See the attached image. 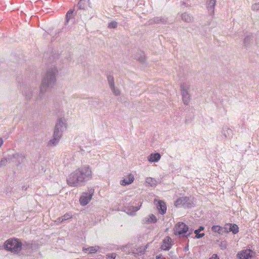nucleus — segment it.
I'll use <instances>...</instances> for the list:
<instances>
[{"label": "nucleus", "mask_w": 259, "mask_h": 259, "mask_svg": "<svg viewBox=\"0 0 259 259\" xmlns=\"http://www.w3.org/2000/svg\"><path fill=\"white\" fill-rule=\"evenodd\" d=\"M157 208L161 214H164L166 213V205L164 201L159 200L157 204Z\"/></svg>", "instance_id": "16"}, {"label": "nucleus", "mask_w": 259, "mask_h": 259, "mask_svg": "<svg viewBox=\"0 0 259 259\" xmlns=\"http://www.w3.org/2000/svg\"><path fill=\"white\" fill-rule=\"evenodd\" d=\"M181 18L183 21L187 23H190L193 20V17L189 14L184 13L181 14Z\"/></svg>", "instance_id": "19"}, {"label": "nucleus", "mask_w": 259, "mask_h": 259, "mask_svg": "<svg viewBox=\"0 0 259 259\" xmlns=\"http://www.w3.org/2000/svg\"><path fill=\"white\" fill-rule=\"evenodd\" d=\"M146 183L151 187H155L157 185V181L154 178L149 177L146 179Z\"/></svg>", "instance_id": "21"}, {"label": "nucleus", "mask_w": 259, "mask_h": 259, "mask_svg": "<svg viewBox=\"0 0 259 259\" xmlns=\"http://www.w3.org/2000/svg\"><path fill=\"white\" fill-rule=\"evenodd\" d=\"M209 259H219V258L217 254H213Z\"/></svg>", "instance_id": "39"}, {"label": "nucleus", "mask_w": 259, "mask_h": 259, "mask_svg": "<svg viewBox=\"0 0 259 259\" xmlns=\"http://www.w3.org/2000/svg\"><path fill=\"white\" fill-rule=\"evenodd\" d=\"M171 239L169 236H166L162 241V244L161 245V249L163 250H169L171 246Z\"/></svg>", "instance_id": "11"}, {"label": "nucleus", "mask_w": 259, "mask_h": 259, "mask_svg": "<svg viewBox=\"0 0 259 259\" xmlns=\"http://www.w3.org/2000/svg\"><path fill=\"white\" fill-rule=\"evenodd\" d=\"M110 89L111 90L112 92H113V93L115 95V96H119L120 94V91H119V89L116 88L115 87V85L113 86L112 87H110Z\"/></svg>", "instance_id": "30"}, {"label": "nucleus", "mask_w": 259, "mask_h": 259, "mask_svg": "<svg viewBox=\"0 0 259 259\" xmlns=\"http://www.w3.org/2000/svg\"><path fill=\"white\" fill-rule=\"evenodd\" d=\"M175 206L176 207H183L185 208H191L193 206V203L189 197H181L175 201Z\"/></svg>", "instance_id": "6"}, {"label": "nucleus", "mask_w": 259, "mask_h": 259, "mask_svg": "<svg viewBox=\"0 0 259 259\" xmlns=\"http://www.w3.org/2000/svg\"><path fill=\"white\" fill-rule=\"evenodd\" d=\"M107 80L109 87H113V86L114 85V80L113 76L112 75H108L107 76Z\"/></svg>", "instance_id": "27"}, {"label": "nucleus", "mask_w": 259, "mask_h": 259, "mask_svg": "<svg viewBox=\"0 0 259 259\" xmlns=\"http://www.w3.org/2000/svg\"><path fill=\"white\" fill-rule=\"evenodd\" d=\"M3 248V246L0 245V249H2Z\"/></svg>", "instance_id": "43"}, {"label": "nucleus", "mask_w": 259, "mask_h": 259, "mask_svg": "<svg viewBox=\"0 0 259 259\" xmlns=\"http://www.w3.org/2000/svg\"><path fill=\"white\" fill-rule=\"evenodd\" d=\"M33 91L29 90L27 93H25V97L27 100H30L33 96Z\"/></svg>", "instance_id": "31"}, {"label": "nucleus", "mask_w": 259, "mask_h": 259, "mask_svg": "<svg viewBox=\"0 0 259 259\" xmlns=\"http://www.w3.org/2000/svg\"><path fill=\"white\" fill-rule=\"evenodd\" d=\"M87 251H89V253H94L97 251L98 249L96 247L92 246L88 248L85 249Z\"/></svg>", "instance_id": "32"}, {"label": "nucleus", "mask_w": 259, "mask_h": 259, "mask_svg": "<svg viewBox=\"0 0 259 259\" xmlns=\"http://www.w3.org/2000/svg\"><path fill=\"white\" fill-rule=\"evenodd\" d=\"M228 244L226 240L222 241L220 243V247L223 250L225 249L227 247Z\"/></svg>", "instance_id": "34"}, {"label": "nucleus", "mask_w": 259, "mask_h": 259, "mask_svg": "<svg viewBox=\"0 0 259 259\" xmlns=\"http://www.w3.org/2000/svg\"><path fill=\"white\" fill-rule=\"evenodd\" d=\"M72 218V215L69 213H66L63 216L59 218L57 220L60 223H63L66 220Z\"/></svg>", "instance_id": "25"}, {"label": "nucleus", "mask_w": 259, "mask_h": 259, "mask_svg": "<svg viewBox=\"0 0 259 259\" xmlns=\"http://www.w3.org/2000/svg\"><path fill=\"white\" fill-rule=\"evenodd\" d=\"M222 134V135L228 140L231 139L233 137V135L232 129L228 127L227 126H224L223 127Z\"/></svg>", "instance_id": "13"}, {"label": "nucleus", "mask_w": 259, "mask_h": 259, "mask_svg": "<svg viewBox=\"0 0 259 259\" xmlns=\"http://www.w3.org/2000/svg\"><path fill=\"white\" fill-rule=\"evenodd\" d=\"M251 10L252 11H259V2L252 5Z\"/></svg>", "instance_id": "35"}, {"label": "nucleus", "mask_w": 259, "mask_h": 259, "mask_svg": "<svg viewBox=\"0 0 259 259\" xmlns=\"http://www.w3.org/2000/svg\"><path fill=\"white\" fill-rule=\"evenodd\" d=\"M204 228L203 226H200L199 228L194 231V233L196 234L195 237L197 239L202 238L204 236V233H199L200 231L203 230Z\"/></svg>", "instance_id": "24"}, {"label": "nucleus", "mask_w": 259, "mask_h": 259, "mask_svg": "<svg viewBox=\"0 0 259 259\" xmlns=\"http://www.w3.org/2000/svg\"><path fill=\"white\" fill-rule=\"evenodd\" d=\"M145 252L144 250H141L140 251L139 253L137 252H134V254H137V255H142Z\"/></svg>", "instance_id": "40"}, {"label": "nucleus", "mask_w": 259, "mask_h": 259, "mask_svg": "<svg viewBox=\"0 0 259 259\" xmlns=\"http://www.w3.org/2000/svg\"><path fill=\"white\" fill-rule=\"evenodd\" d=\"M108 257L111 258V259H115L116 257L115 253H111L108 255Z\"/></svg>", "instance_id": "38"}, {"label": "nucleus", "mask_w": 259, "mask_h": 259, "mask_svg": "<svg viewBox=\"0 0 259 259\" xmlns=\"http://www.w3.org/2000/svg\"><path fill=\"white\" fill-rule=\"evenodd\" d=\"M66 129V124L64 118L58 120L54 131L53 138L50 140V145H57L60 141L63 132Z\"/></svg>", "instance_id": "3"}, {"label": "nucleus", "mask_w": 259, "mask_h": 259, "mask_svg": "<svg viewBox=\"0 0 259 259\" xmlns=\"http://www.w3.org/2000/svg\"><path fill=\"white\" fill-rule=\"evenodd\" d=\"M108 27L109 28H116L117 27V23L114 21H111L109 23Z\"/></svg>", "instance_id": "33"}, {"label": "nucleus", "mask_w": 259, "mask_h": 259, "mask_svg": "<svg viewBox=\"0 0 259 259\" xmlns=\"http://www.w3.org/2000/svg\"><path fill=\"white\" fill-rule=\"evenodd\" d=\"M3 140L2 138H0V146H2L3 144Z\"/></svg>", "instance_id": "41"}, {"label": "nucleus", "mask_w": 259, "mask_h": 259, "mask_svg": "<svg viewBox=\"0 0 259 259\" xmlns=\"http://www.w3.org/2000/svg\"><path fill=\"white\" fill-rule=\"evenodd\" d=\"M190 85L188 83H183L181 85V94L183 101L185 105H187L190 99L189 94Z\"/></svg>", "instance_id": "8"}, {"label": "nucleus", "mask_w": 259, "mask_h": 259, "mask_svg": "<svg viewBox=\"0 0 259 259\" xmlns=\"http://www.w3.org/2000/svg\"><path fill=\"white\" fill-rule=\"evenodd\" d=\"M252 251L250 249L242 250L237 254V256L240 259H248L252 256Z\"/></svg>", "instance_id": "12"}, {"label": "nucleus", "mask_w": 259, "mask_h": 259, "mask_svg": "<svg viewBox=\"0 0 259 259\" xmlns=\"http://www.w3.org/2000/svg\"><path fill=\"white\" fill-rule=\"evenodd\" d=\"M135 180L133 174H128L125 178L120 181V184L122 186H126L132 184Z\"/></svg>", "instance_id": "14"}, {"label": "nucleus", "mask_w": 259, "mask_h": 259, "mask_svg": "<svg viewBox=\"0 0 259 259\" xmlns=\"http://www.w3.org/2000/svg\"><path fill=\"white\" fill-rule=\"evenodd\" d=\"M57 72V70L55 67L49 68L47 70L46 73L42 79L39 92L35 99L36 103L39 102L42 99L45 92L49 89L52 88L54 86L56 81V74Z\"/></svg>", "instance_id": "2"}, {"label": "nucleus", "mask_w": 259, "mask_h": 259, "mask_svg": "<svg viewBox=\"0 0 259 259\" xmlns=\"http://www.w3.org/2000/svg\"><path fill=\"white\" fill-rule=\"evenodd\" d=\"M92 179V171L89 165H85L78 167L67 178V184L72 187H78L85 185Z\"/></svg>", "instance_id": "1"}, {"label": "nucleus", "mask_w": 259, "mask_h": 259, "mask_svg": "<svg viewBox=\"0 0 259 259\" xmlns=\"http://www.w3.org/2000/svg\"><path fill=\"white\" fill-rule=\"evenodd\" d=\"M215 3L216 0H206V7L210 14H213L214 13V9Z\"/></svg>", "instance_id": "15"}, {"label": "nucleus", "mask_w": 259, "mask_h": 259, "mask_svg": "<svg viewBox=\"0 0 259 259\" xmlns=\"http://www.w3.org/2000/svg\"><path fill=\"white\" fill-rule=\"evenodd\" d=\"M253 35L252 34L247 35L245 38H244V44L245 45L247 46L248 44H249L250 41L252 40Z\"/></svg>", "instance_id": "29"}, {"label": "nucleus", "mask_w": 259, "mask_h": 259, "mask_svg": "<svg viewBox=\"0 0 259 259\" xmlns=\"http://www.w3.org/2000/svg\"><path fill=\"white\" fill-rule=\"evenodd\" d=\"M8 161H9L8 158L2 159L0 161V165L2 166L6 165Z\"/></svg>", "instance_id": "37"}, {"label": "nucleus", "mask_w": 259, "mask_h": 259, "mask_svg": "<svg viewBox=\"0 0 259 259\" xmlns=\"http://www.w3.org/2000/svg\"><path fill=\"white\" fill-rule=\"evenodd\" d=\"M141 61H144V59L141 58Z\"/></svg>", "instance_id": "44"}, {"label": "nucleus", "mask_w": 259, "mask_h": 259, "mask_svg": "<svg viewBox=\"0 0 259 259\" xmlns=\"http://www.w3.org/2000/svg\"><path fill=\"white\" fill-rule=\"evenodd\" d=\"M145 222L147 223H155L157 220L156 217L153 214H151L147 218H145Z\"/></svg>", "instance_id": "23"}, {"label": "nucleus", "mask_w": 259, "mask_h": 259, "mask_svg": "<svg viewBox=\"0 0 259 259\" xmlns=\"http://www.w3.org/2000/svg\"><path fill=\"white\" fill-rule=\"evenodd\" d=\"M166 19L161 17H155L153 19L150 20L149 24H152L154 23L157 24H165L166 23Z\"/></svg>", "instance_id": "18"}, {"label": "nucleus", "mask_w": 259, "mask_h": 259, "mask_svg": "<svg viewBox=\"0 0 259 259\" xmlns=\"http://www.w3.org/2000/svg\"><path fill=\"white\" fill-rule=\"evenodd\" d=\"M141 205L142 203H141V204L139 206H131L129 208V210H131L132 211L129 212V213L131 215H133L136 211L140 209Z\"/></svg>", "instance_id": "28"}, {"label": "nucleus", "mask_w": 259, "mask_h": 259, "mask_svg": "<svg viewBox=\"0 0 259 259\" xmlns=\"http://www.w3.org/2000/svg\"><path fill=\"white\" fill-rule=\"evenodd\" d=\"M73 11L70 10L66 14V22L65 25H66L69 22V20L73 18Z\"/></svg>", "instance_id": "26"}, {"label": "nucleus", "mask_w": 259, "mask_h": 259, "mask_svg": "<svg viewBox=\"0 0 259 259\" xmlns=\"http://www.w3.org/2000/svg\"><path fill=\"white\" fill-rule=\"evenodd\" d=\"M225 233L232 232L234 234H237L239 232V228L235 224H226L224 226Z\"/></svg>", "instance_id": "10"}, {"label": "nucleus", "mask_w": 259, "mask_h": 259, "mask_svg": "<svg viewBox=\"0 0 259 259\" xmlns=\"http://www.w3.org/2000/svg\"><path fill=\"white\" fill-rule=\"evenodd\" d=\"M189 230V227L184 223L178 222L174 228V233L175 235H179L180 237H188L190 233L186 234Z\"/></svg>", "instance_id": "5"}, {"label": "nucleus", "mask_w": 259, "mask_h": 259, "mask_svg": "<svg viewBox=\"0 0 259 259\" xmlns=\"http://www.w3.org/2000/svg\"><path fill=\"white\" fill-rule=\"evenodd\" d=\"M94 193V189L89 188L87 192L82 193L79 198V202L81 205L84 206L88 204L92 198Z\"/></svg>", "instance_id": "7"}, {"label": "nucleus", "mask_w": 259, "mask_h": 259, "mask_svg": "<svg viewBox=\"0 0 259 259\" xmlns=\"http://www.w3.org/2000/svg\"><path fill=\"white\" fill-rule=\"evenodd\" d=\"M8 159L9 162H13L17 166L23 164L25 160V156L24 154L16 153L13 154L12 156H9Z\"/></svg>", "instance_id": "9"}, {"label": "nucleus", "mask_w": 259, "mask_h": 259, "mask_svg": "<svg viewBox=\"0 0 259 259\" xmlns=\"http://www.w3.org/2000/svg\"><path fill=\"white\" fill-rule=\"evenodd\" d=\"M182 6H184L185 7H188L189 6V5H187L186 3H184L183 2V4H182Z\"/></svg>", "instance_id": "42"}, {"label": "nucleus", "mask_w": 259, "mask_h": 259, "mask_svg": "<svg viewBox=\"0 0 259 259\" xmlns=\"http://www.w3.org/2000/svg\"><path fill=\"white\" fill-rule=\"evenodd\" d=\"M161 158V155L159 153H151L148 157V160L150 162H158Z\"/></svg>", "instance_id": "17"}, {"label": "nucleus", "mask_w": 259, "mask_h": 259, "mask_svg": "<svg viewBox=\"0 0 259 259\" xmlns=\"http://www.w3.org/2000/svg\"><path fill=\"white\" fill-rule=\"evenodd\" d=\"M83 0H80L78 4V7L79 9H84L85 8V6L83 4Z\"/></svg>", "instance_id": "36"}, {"label": "nucleus", "mask_w": 259, "mask_h": 259, "mask_svg": "<svg viewBox=\"0 0 259 259\" xmlns=\"http://www.w3.org/2000/svg\"><path fill=\"white\" fill-rule=\"evenodd\" d=\"M211 230L213 232L215 233H218L219 234H223L225 233L224 231V227H222L219 225H214L211 227Z\"/></svg>", "instance_id": "20"}, {"label": "nucleus", "mask_w": 259, "mask_h": 259, "mask_svg": "<svg viewBox=\"0 0 259 259\" xmlns=\"http://www.w3.org/2000/svg\"><path fill=\"white\" fill-rule=\"evenodd\" d=\"M20 241L18 239H10L4 244L5 248L14 253H18L20 251Z\"/></svg>", "instance_id": "4"}, {"label": "nucleus", "mask_w": 259, "mask_h": 259, "mask_svg": "<svg viewBox=\"0 0 259 259\" xmlns=\"http://www.w3.org/2000/svg\"><path fill=\"white\" fill-rule=\"evenodd\" d=\"M32 248V244L25 241L20 242V251L21 250H30Z\"/></svg>", "instance_id": "22"}]
</instances>
